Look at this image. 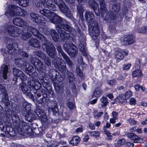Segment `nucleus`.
<instances>
[{
	"label": "nucleus",
	"instance_id": "nucleus-56",
	"mask_svg": "<svg viewBox=\"0 0 147 147\" xmlns=\"http://www.w3.org/2000/svg\"><path fill=\"white\" fill-rule=\"evenodd\" d=\"M136 103V100L134 98H131L130 99L129 103L131 105H135Z\"/></svg>",
	"mask_w": 147,
	"mask_h": 147
},
{
	"label": "nucleus",
	"instance_id": "nucleus-50",
	"mask_svg": "<svg viewBox=\"0 0 147 147\" xmlns=\"http://www.w3.org/2000/svg\"><path fill=\"white\" fill-rule=\"evenodd\" d=\"M20 55L24 57H28V55L27 53L23 51L22 49H20L18 51Z\"/></svg>",
	"mask_w": 147,
	"mask_h": 147
},
{
	"label": "nucleus",
	"instance_id": "nucleus-31",
	"mask_svg": "<svg viewBox=\"0 0 147 147\" xmlns=\"http://www.w3.org/2000/svg\"><path fill=\"white\" fill-rule=\"evenodd\" d=\"M38 57L44 60V63L47 65L50 66L51 65V62L49 58L46 57L44 54L38 55Z\"/></svg>",
	"mask_w": 147,
	"mask_h": 147
},
{
	"label": "nucleus",
	"instance_id": "nucleus-12",
	"mask_svg": "<svg viewBox=\"0 0 147 147\" xmlns=\"http://www.w3.org/2000/svg\"><path fill=\"white\" fill-rule=\"evenodd\" d=\"M32 20L38 24L43 25L45 23V19L42 16H38V15L34 13L30 14Z\"/></svg>",
	"mask_w": 147,
	"mask_h": 147
},
{
	"label": "nucleus",
	"instance_id": "nucleus-64",
	"mask_svg": "<svg viewBox=\"0 0 147 147\" xmlns=\"http://www.w3.org/2000/svg\"><path fill=\"white\" fill-rule=\"evenodd\" d=\"M83 131V129L82 127L78 128L76 130V131L77 133L82 132Z\"/></svg>",
	"mask_w": 147,
	"mask_h": 147
},
{
	"label": "nucleus",
	"instance_id": "nucleus-16",
	"mask_svg": "<svg viewBox=\"0 0 147 147\" xmlns=\"http://www.w3.org/2000/svg\"><path fill=\"white\" fill-rule=\"evenodd\" d=\"M61 11L64 13L68 12V9L65 4L61 0H53Z\"/></svg>",
	"mask_w": 147,
	"mask_h": 147
},
{
	"label": "nucleus",
	"instance_id": "nucleus-6",
	"mask_svg": "<svg viewBox=\"0 0 147 147\" xmlns=\"http://www.w3.org/2000/svg\"><path fill=\"white\" fill-rule=\"evenodd\" d=\"M65 42V43L63 45L64 49L70 56H75L77 51V47L70 42L64 41Z\"/></svg>",
	"mask_w": 147,
	"mask_h": 147
},
{
	"label": "nucleus",
	"instance_id": "nucleus-37",
	"mask_svg": "<svg viewBox=\"0 0 147 147\" xmlns=\"http://www.w3.org/2000/svg\"><path fill=\"white\" fill-rule=\"evenodd\" d=\"M142 75V73L141 70L138 69L134 71L132 73V76L134 77H140Z\"/></svg>",
	"mask_w": 147,
	"mask_h": 147
},
{
	"label": "nucleus",
	"instance_id": "nucleus-20",
	"mask_svg": "<svg viewBox=\"0 0 147 147\" xmlns=\"http://www.w3.org/2000/svg\"><path fill=\"white\" fill-rule=\"evenodd\" d=\"M35 113L36 115L39 117V119L42 122H48V120L50 121V119H47L45 114L42 112L41 110L40 109L37 110L35 112Z\"/></svg>",
	"mask_w": 147,
	"mask_h": 147
},
{
	"label": "nucleus",
	"instance_id": "nucleus-22",
	"mask_svg": "<svg viewBox=\"0 0 147 147\" xmlns=\"http://www.w3.org/2000/svg\"><path fill=\"white\" fill-rule=\"evenodd\" d=\"M8 66L3 64L1 65L0 69V75L2 74L3 78L5 80H6L7 78V73L8 72Z\"/></svg>",
	"mask_w": 147,
	"mask_h": 147
},
{
	"label": "nucleus",
	"instance_id": "nucleus-43",
	"mask_svg": "<svg viewBox=\"0 0 147 147\" xmlns=\"http://www.w3.org/2000/svg\"><path fill=\"white\" fill-rule=\"evenodd\" d=\"M88 132L91 136L95 137H99L100 135V132L98 131H88Z\"/></svg>",
	"mask_w": 147,
	"mask_h": 147
},
{
	"label": "nucleus",
	"instance_id": "nucleus-33",
	"mask_svg": "<svg viewBox=\"0 0 147 147\" xmlns=\"http://www.w3.org/2000/svg\"><path fill=\"white\" fill-rule=\"evenodd\" d=\"M29 43L32 46L35 47H38L40 46L38 40L37 39L32 38L29 41Z\"/></svg>",
	"mask_w": 147,
	"mask_h": 147
},
{
	"label": "nucleus",
	"instance_id": "nucleus-55",
	"mask_svg": "<svg viewBox=\"0 0 147 147\" xmlns=\"http://www.w3.org/2000/svg\"><path fill=\"white\" fill-rule=\"evenodd\" d=\"M119 4H118L116 5H113V9L114 11L116 12H117L119 10Z\"/></svg>",
	"mask_w": 147,
	"mask_h": 147
},
{
	"label": "nucleus",
	"instance_id": "nucleus-61",
	"mask_svg": "<svg viewBox=\"0 0 147 147\" xmlns=\"http://www.w3.org/2000/svg\"><path fill=\"white\" fill-rule=\"evenodd\" d=\"M52 111L53 113H58V110L57 107L55 106L52 109Z\"/></svg>",
	"mask_w": 147,
	"mask_h": 147
},
{
	"label": "nucleus",
	"instance_id": "nucleus-62",
	"mask_svg": "<svg viewBox=\"0 0 147 147\" xmlns=\"http://www.w3.org/2000/svg\"><path fill=\"white\" fill-rule=\"evenodd\" d=\"M103 130H104V133L107 135V136L111 135V133H110L109 131L106 130L105 126H104Z\"/></svg>",
	"mask_w": 147,
	"mask_h": 147
},
{
	"label": "nucleus",
	"instance_id": "nucleus-13",
	"mask_svg": "<svg viewBox=\"0 0 147 147\" xmlns=\"http://www.w3.org/2000/svg\"><path fill=\"white\" fill-rule=\"evenodd\" d=\"M13 75L16 77V78L13 79V81H15V83H16L17 78H20L22 80H25L26 79V77L23 72L20 70L14 68L13 69Z\"/></svg>",
	"mask_w": 147,
	"mask_h": 147
},
{
	"label": "nucleus",
	"instance_id": "nucleus-18",
	"mask_svg": "<svg viewBox=\"0 0 147 147\" xmlns=\"http://www.w3.org/2000/svg\"><path fill=\"white\" fill-rule=\"evenodd\" d=\"M66 1H68L69 3H72L75 1V0H65ZM80 5L77 6V10L81 16H83L84 12V9L83 7L80 4L83 5L85 1L86 0H77Z\"/></svg>",
	"mask_w": 147,
	"mask_h": 147
},
{
	"label": "nucleus",
	"instance_id": "nucleus-45",
	"mask_svg": "<svg viewBox=\"0 0 147 147\" xmlns=\"http://www.w3.org/2000/svg\"><path fill=\"white\" fill-rule=\"evenodd\" d=\"M18 4L21 6L26 7L28 4V0H21L18 1Z\"/></svg>",
	"mask_w": 147,
	"mask_h": 147
},
{
	"label": "nucleus",
	"instance_id": "nucleus-58",
	"mask_svg": "<svg viewBox=\"0 0 147 147\" xmlns=\"http://www.w3.org/2000/svg\"><path fill=\"white\" fill-rule=\"evenodd\" d=\"M76 71L77 75L79 76H82L83 73L81 69L79 68H76Z\"/></svg>",
	"mask_w": 147,
	"mask_h": 147
},
{
	"label": "nucleus",
	"instance_id": "nucleus-15",
	"mask_svg": "<svg viewBox=\"0 0 147 147\" xmlns=\"http://www.w3.org/2000/svg\"><path fill=\"white\" fill-rule=\"evenodd\" d=\"M61 11L64 13L68 12V9L65 4L61 0H53Z\"/></svg>",
	"mask_w": 147,
	"mask_h": 147
},
{
	"label": "nucleus",
	"instance_id": "nucleus-39",
	"mask_svg": "<svg viewBox=\"0 0 147 147\" xmlns=\"http://www.w3.org/2000/svg\"><path fill=\"white\" fill-rule=\"evenodd\" d=\"M126 99L124 95L121 94L117 97V98L115 99V100L117 101V100H118L119 103H122L125 101V100Z\"/></svg>",
	"mask_w": 147,
	"mask_h": 147
},
{
	"label": "nucleus",
	"instance_id": "nucleus-23",
	"mask_svg": "<svg viewBox=\"0 0 147 147\" xmlns=\"http://www.w3.org/2000/svg\"><path fill=\"white\" fill-rule=\"evenodd\" d=\"M18 45L17 43H13L12 44H9L8 45L7 48L8 50V53L10 54L14 53L15 51H16L18 48Z\"/></svg>",
	"mask_w": 147,
	"mask_h": 147
},
{
	"label": "nucleus",
	"instance_id": "nucleus-10",
	"mask_svg": "<svg viewBox=\"0 0 147 147\" xmlns=\"http://www.w3.org/2000/svg\"><path fill=\"white\" fill-rule=\"evenodd\" d=\"M100 2V11L101 12V16L103 19L107 20L109 18L108 12L107 11V8L105 5L104 0H98Z\"/></svg>",
	"mask_w": 147,
	"mask_h": 147
},
{
	"label": "nucleus",
	"instance_id": "nucleus-17",
	"mask_svg": "<svg viewBox=\"0 0 147 147\" xmlns=\"http://www.w3.org/2000/svg\"><path fill=\"white\" fill-rule=\"evenodd\" d=\"M32 63L35 68L39 71H42L45 69V66L40 61L36 58H34L33 61H32Z\"/></svg>",
	"mask_w": 147,
	"mask_h": 147
},
{
	"label": "nucleus",
	"instance_id": "nucleus-9",
	"mask_svg": "<svg viewBox=\"0 0 147 147\" xmlns=\"http://www.w3.org/2000/svg\"><path fill=\"white\" fill-rule=\"evenodd\" d=\"M7 30L9 35L14 37L19 36L21 31V30L18 27L13 25L8 26Z\"/></svg>",
	"mask_w": 147,
	"mask_h": 147
},
{
	"label": "nucleus",
	"instance_id": "nucleus-30",
	"mask_svg": "<svg viewBox=\"0 0 147 147\" xmlns=\"http://www.w3.org/2000/svg\"><path fill=\"white\" fill-rule=\"evenodd\" d=\"M80 140V138L78 136H73L72 139L69 141V143L75 146L78 144Z\"/></svg>",
	"mask_w": 147,
	"mask_h": 147
},
{
	"label": "nucleus",
	"instance_id": "nucleus-5",
	"mask_svg": "<svg viewBox=\"0 0 147 147\" xmlns=\"http://www.w3.org/2000/svg\"><path fill=\"white\" fill-rule=\"evenodd\" d=\"M40 13L43 15L47 17V18L51 20V22L53 23H55L56 21V19H60V17L54 12L50 11L46 9H42L40 11Z\"/></svg>",
	"mask_w": 147,
	"mask_h": 147
},
{
	"label": "nucleus",
	"instance_id": "nucleus-28",
	"mask_svg": "<svg viewBox=\"0 0 147 147\" xmlns=\"http://www.w3.org/2000/svg\"><path fill=\"white\" fill-rule=\"evenodd\" d=\"M61 38L64 40H69L70 39V36L68 33L65 32L64 31L59 30H58Z\"/></svg>",
	"mask_w": 147,
	"mask_h": 147
},
{
	"label": "nucleus",
	"instance_id": "nucleus-19",
	"mask_svg": "<svg viewBox=\"0 0 147 147\" xmlns=\"http://www.w3.org/2000/svg\"><path fill=\"white\" fill-rule=\"evenodd\" d=\"M40 2L46 7H47L50 10L55 11L56 10V7L52 4V0H40Z\"/></svg>",
	"mask_w": 147,
	"mask_h": 147
},
{
	"label": "nucleus",
	"instance_id": "nucleus-14",
	"mask_svg": "<svg viewBox=\"0 0 147 147\" xmlns=\"http://www.w3.org/2000/svg\"><path fill=\"white\" fill-rule=\"evenodd\" d=\"M61 11L64 13L68 12V9L65 4L61 0H53Z\"/></svg>",
	"mask_w": 147,
	"mask_h": 147
},
{
	"label": "nucleus",
	"instance_id": "nucleus-26",
	"mask_svg": "<svg viewBox=\"0 0 147 147\" xmlns=\"http://www.w3.org/2000/svg\"><path fill=\"white\" fill-rule=\"evenodd\" d=\"M127 136L131 140H134V142L135 143L140 142V140H142L141 138H139L138 136L132 133L127 134Z\"/></svg>",
	"mask_w": 147,
	"mask_h": 147
},
{
	"label": "nucleus",
	"instance_id": "nucleus-60",
	"mask_svg": "<svg viewBox=\"0 0 147 147\" xmlns=\"http://www.w3.org/2000/svg\"><path fill=\"white\" fill-rule=\"evenodd\" d=\"M128 121L131 125H135L136 123V121L132 119H129L128 120Z\"/></svg>",
	"mask_w": 147,
	"mask_h": 147
},
{
	"label": "nucleus",
	"instance_id": "nucleus-34",
	"mask_svg": "<svg viewBox=\"0 0 147 147\" xmlns=\"http://www.w3.org/2000/svg\"><path fill=\"white\" fill-rule=\"evenodd\" d=\"M25 116L27 119V120L29 121L34 119L35 118V116L34 114L32 113L31 110L29 111Z\"/></svg>",
	"mask_w": 147,
	"mask_h": 147
},
{
	"label": "nucleus",
	"instance_id": "nucleus-21",
	"mask_svg": "<svg viewBox=\"0 0 147 147\" xmlns=\"http://www.w3.org/2000/svg\"><path fill=\"white\" fill-rule=\"evenodd\" d=\"M12 119L14 122L13 125L15 126V129L17 131H20L21 129L19 123L20 120L18 116L17 115H15L12 117Z\"/></svg>",
	"mask_w": 147,
	"mask_h": 147
},
{
	"label": "nucleus",
	"instance_id": "nucleus-46",
	"mask_svg": "<svg viewBox=\"0 0 147 147\" xmlns=\"http://www.w3.org/2000/svg\"><path fill=\"white\" fill-rule=\"evenodd\" d=\"M107 83L109 86H114L117 84V82L115 79L108 80L107 81Z\"/></svg>",
	"mask_w": 147,
	"mask_h": 147
},
{
	"label": "nucleus",
	"instance_id": "nucleus-27",
	"mask_svg": "<svg viewBox=\"0 0 147 147\" xmlns=\"http://www.w3.org/2000/svg\"><path fill=\"white\" fill-rule=\"evenodd\" d=\"M90 6L92 8L94 9V11L95 12L96 15L98 16H99L100 13L99 12L96 13L97 10L96 9L97 7H98V4L95 2L94 0H90L88 2Z\"/></svg>",
	"mask_w": 147,
	"mask_h": 147
},
{
	"label": "nucleus",
	"instance_id": "nucleus-47",
	"mask_svg": "<svg viewBox=\"0 0 147 147\" xmlns=\"http://www.w3.org/2000/svg\"><path fill=\"white\" fill-rule=\"evenodd\" d=\"M24 59L22 58H17L16 59H15V63L16 65H18L19 64H24V63L23 62Z\"/></svg>",
	"mask_w": 147,
	"mask_h": 147
},
{
	"label": "nucleus",
	"instance_id": "nucleus-36",
	"mask_svg": "<svg viewBox=\"0 0 147 147\" xmlns=\"http://www.w3.org/2000/svg\"><path fill=\"white\" fill-rule=\"evenodd\" d=\"M50 33L54 41H58L59 38V36L54 30H50Z\"/></svg>",
	"mask_w": 147,
	"mask_h": 147
},
{
	"label": "nucleus",
	"instance_id": "nucleus-57",
	"mask_svg": "<svg viewBox=\"0 0 147 147\" xmlns=\"http://www.w3.org/2000/svg\"><path fill=\"white\" fill-rule=\"evenodd\" d=\"M67 106L71 109H72L74 107V104L71 102H69L67 103Z\"/></svg>",
	"mask_w": 147,
	"mask_h": 147
},
{
	"label": "nucleus",
	"instance_id": "nucleus-4",
	"mask_svg": "<svg viewBox=\"0 0 147 147\" xmlns=\"http://www.w3.org/2000/svg\"><path fill=\"white\" fill-rule=\"evenodd\" d=\"M26 11L20 7L11 5L9 6L5 12L6 15L8 18L11 16H24L26 15Z\"/></svg>",
	"mask_w": 147,
	"mask_h": 147
},
{
	"label": "nucleus",
	"instance_id": "nucleus-32",
	"mask_svg": "<svg viewBox=\"0 0 147 147\" xmlns=\"http://www.w3.org/2000/svg\"><path fill=\"white\" fill-rule=\"evenodd\" d=\"M28 67H26L25 68V70L26 72L29 76H32V77L34 76L33 72V68L32 66L28 65Z\"/></svg>",
	"mask_w": 147,
	"mask_h": 147
},
{
	"label": "nucleus",
	"instance_id": "nucleus-3",
	"mask_svg": "<svg viewBox=\"0 0 147 147\" xmlns=\"http://www.w3.org/2000/svg\"><path fill=\"white\" fill-rule=\"evenodd\" d=\"M41 86V84L39 81L37 80H35L34 81H28L27 86L26 82L23 81L20 85V87L22 92L26 93L29 91V89L32 90L34 88L36 90L39 88Z\"/></svg>",
	"mask_w": 147,
	"mask_h": 147
},
{
	"label": "nucleus",
	"instance_id": "nucleus-38",
	"mask_svg": "<svg viewBox=\"0 0 147 147\" xmlns=\"http://www.w3.org/2000/svg\"><path fill=\"white\" fill-rule=\"evenodd\" d=\"M3 95L4 97L3 98L2 102L6 106H8L9 104L8 95L6 93H5Z\"/></svg>",
	"mask_w": 147,
	"mask_h": 147
},
{
	"label": "nucleus",
	"instance_id": "nucleus-54",
	"mask_svg": "<svg viewBox=\"0 0 147 147\" xmlns=\"http://www.w3.org/2000/svg\"><path fill=\"white\" fill-rule=\"evenodd\" d=\"M132 94L131 91H128L125 93L124 96L125 97L126 99H127L130 97L132 96Z\"/></svg>",
	"mask_w": 147,
	"mask_h": 147
},
{
	"label": "nucleus",
	"instance_id": "nucleus-42",
	"mask_svg": "<svg viewBox=\"0 0 147 147\" xmlns=\"http://www.w3.org/2000/svg\"><path fill=\"white\" fill-rule=\"evenodd\" d=\"M123 55L119 51H116L115 53V58L117 60H122L123 58Z\"/></svg>",
	"mask_w": 147,
	"mask_h": 147
},
{
	"label": "nucleus",
	"instance_id": "nucleus-48",
	"mask_svg": "<svg viewBox=\"0 0 147 147\" xmlns=\"http://www.w3.org/2000/svg\"><path fill=\"white\" fill-rule=\"evenodd\" d=\"M101 102L103 104V106H105L107 105L108 102L107 98L104 96L102 97L100 99Z\"/></svg>",
	"mask_w": 147,
	"mask_h": 147
},
{
	"label": "nucleus",
	"instance_id": "nucleus-2",
	"mask_svg": "<svg viewBox=\"0 0 147 147\" xmlns=\"http://www.w3.org/2000/svg\"><path fill=\"white\" fill-rule=\"evenodd\" d=\"M86 18L89 23L88 27L89 32L92 38L94 40V38L97 37L99 34V29L97 23L95 21L94 14L90 11L86 12Z\"/></svg>",
	"mask_w": 147,
	"mask_h": 147
},
{
	"label": "nucleus",
	"instance_id": "nucleus-40",
	"mask_svg": "<svg viewBox=\"0 0 147 147\" xmlns=\"http://www.w3.org/2000/svg\"><path fill=\"white\" fill-rule=\"evenodd\" d=\"M31 35L30 33H29L26 32H23L22 35L21 36V38L22 39L24 40H26Z\"/></svg>",
	"mask_w": 147,
	"mask_h": 147
},
{
	"label": "nucleus",
	"instance_id": "nucleus-59",
	"mask_svg": "<svg viewBox=\"0 0 147 147\" xmlns=\"http://www.w3.org/2000/svg\"><path fill=\"white\" fill-rule=\"evenodd\" d=\"M112 115L113 118L115 119H117L118 114L117 112L113 111L112 113Z\"/></svg>",
	"mask_w": 147,
	"mask_h": 147
},
{
	"label": "nucleus",
	"instance_id": "nucleus-7",
	"mask_svg": "<svg viewBox=\"0 0 147 147\" xmlns=\"http://www.w3.org/2000/svg\"><path fill=\"white\" fill-rule=\"evenodd\" d=\"M60 19L59 18L56 19L55 21H56V22L55 24L58 28H63L65 30L68 31L70 32L71 34L73 35L75 32H75L74 29L68 25L62 24V22L64 21L62 20L61 18L60 17Z\"/></svg>",
	"mask_w": 147,
	"mask_h": 147
},
{
	"label": "nucleus",
	"instance_id": "nucleus-1",
	"mask_svg": "<svg viewBox=\"0 0 147 147\" xmlns=\"http://www.w3.org/2000/svg\"><path fill=\"white\" fill-rule=\"evenodd\" d=\"M29 31L31 32L34 36H36L39 39L41 40L43 43L42 47L45 48L48 55L51 57L55 58V49L53 45L50 42H48L44 36L39 33L36 29L31 27H29L28 28Z\"/></svg>",
	"mask_w": 147,
	"mask_h": 147
},
{
	"label": "nucleus",
	"instance_id": "nucleus-52",
	"mask_svg": "<svg viewBox=\"0 0 147 147\" xmlns=\"http://www.w3.org/2000/svg\"><path fill=\"white\" fill-rule=\"evenodd\" d=\"M103 113L102 112H98L96 111H95L93 113V115L95 117L97 118L102 115Z\"/></svg>",
	"mask_w": 147,
	"mask_h": 147
},
{
	"label": "nucleus",
	"instance_id": "nucleus-49",
	"mask_svg": "<svg viewBox=\"0 0 147 147\" xmlns=\"http://www.w3.org/2000/svg\"><path fill=\"white\" fill-rule=\"evenodd\" d=\"M125 143V140L124 139L119 140L117 141V145L116 146H120L124 144Z\"/></svg>",
	"mask_w": 147,
	"mask_h": 147
},
{
	"label": "nucleus",
	"instance_id": "nucleus-8",
	"mask_svg": "<svg viewBox=\"0 0 147 147\" xmlns=\"http://www.w3.org/2000/svg\"><path fill=\"white\" fill-rule=\"evenodd\" d=\"M53 63L59 71L63 72L66 71V68L65 67V63L61 58L56 57L55 59H54Z\"/></svg>",
	"mask_w": 147,
	"mask_h": 147
},
{
	"label": "nucleus",
	"instance_id": "nucleus-51",
	"mask_svg": "<svg viewBox=\"0 0 147 147\" xmlns=\"http://www.w3.org/2000/svg\"><path fill=\"white\" fill-rule=\"evenodd\" d=\"M80 45L79 46V48L81 50L82 52V54L86 56L87 55V53L86 52V48L84 46H83L82 47H81Z\"/></svg>",
	"mask_w": 147,
	"mask_h": 147
},
{
	"label": "nucleus",
	"instance_id": "nucleus-53",
	"mask_svg": "<svg viewBox=\"0 0 147 147\" xmlns=\"http://www.w3.org/2000/svg\"><path fill=\"white\" fill-rule=\"evenodd\" d=\"M131 66V65L130 63L124 65L123 66V69L127 71L129 69Z\"/></svg>",
	"mask_w": 147,
	"mask_h": 147
},
{
	"label": "nucleus",
	"instance_id": "nucleus-41",
	"mask_svg": "<svg viewBox=\"0 0 147 147\" xmlns=\"http://www.w3.org/2000/svg\"><path fill=\"white\" fill-rule=\"evenodd\" d=\"M67 75L68 76L69 81L71 82L74 81L75 77L74 74L70 71H68L67 72Z\"/></svg>",
	"mask_w": 147,
	"mask_h": 147
},
{
	"label": "nucleus",
	"instance_id": "nucleus-25",
	"mask_svg": "<svg viewBox=\"0 0 147 147\" xmlns=\"http://www.w3.org/2000/svg\"><path fill=\"white\" fill-rule=\"evenodd\" d=\"M57 50L59 53H61V55L62 56L63 58L65 60V61L67 63V64L69 66H71L72 64V62L71 61H70L69 57H67L66 55L63 53L62 51L61 47L60 46H59L57 47Z\"/></svg>",
	"mask_w": 147,
	"mask_h": 147
},
{
	"label": "nucleus",
	"instance_id": "nucleus-63",
	"mask_svg": "<svg viewBox=\"0 0 147 147\" xmlns=\"http://www.w3.org/2000/svg\"><path fill=\"white\" fill-rule=\"evenodd\" d=\"M89 126L90 129L92 130L95 129V127L93 124L91 123H89Z\"/></svg>",
	"mask_w": 147,
	"mask_h": 147
},
{
	"label": "nucleus",
	"instance_id": "nucleus-44",
	"mask_svg": "<svg viewBox=\"0 0 147 147\" xmlns=\"http://www.w3.org/2000/svg\"><path fill=\"white\" fill-rule=\"evenodd\" d=\"M138 32L140 33H147V26L142 27L138 29Z\"/></svg>",
	"mask_w": 147,
	"mask_h": 147
},
{
	"label": "nucleus",
	"instance_id": "nucleus-24",
	"mask_svg": "<svg viewBox=\"0 0 147 147\" xmlns=\"http://www.w3.org/2000/svg\"><path fill=\"white\" fill-rule=\"evenodd\" d=\"M13 23L15 25L22 27L26 25V23L20 18H16L13 19Z\"/></svg>",
	"mask_w": 147,
	"mask_h": 147
},
{
	"label": "nucleus",
	"instance_id": "nucleus-29",
	"mask_svg": "<svg viewBox=\"0 0 147 147\" xmlns=\"http://www.w3.org/2000/svg\"><path fill=\"white\" fill-rule=\"evenodd\" d=\"M103 92L101 88L99 87L96 88L93 92L92 97L99 98L102 94Z\"/></svg>",
	"mask_w": 147,
	"mask_h": 147
},
{
	"label": "nucleus",
	"instance_id": "nucleus-11",
	"mask_svg": "<svg viewBox=\"0 0 147 147\" xmlns=\"http://www.w3.org/2000/svg\"><path fill=\"white\" fill-rule=\"evenodd\" d=\"M121 42L123 45H125L131 44L135 42L134 37L130 35L125 36L121 38Z\"/></svg>",
	"mask_w": 147,
	"mask_h": 147
},
{
	"label": "nucleus",
	"instance_id": "nucleus-35",
	"mask_svg": "<svg viewBox=\"0 0 147 147\" xmlns=\"http://www.w3.org/2000/svg\"><path fill=\"white\" fill-rule=\"evenodd\" d=\"M54 86L57 92H61L62 91L63 89V86L61 82H60L59 84L54 83Z\"/></svg>",
	"mask_w": 147,
	"mask_h": 147
}]
</instances>
